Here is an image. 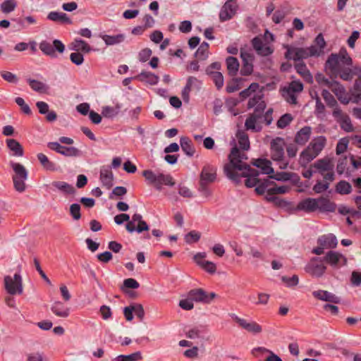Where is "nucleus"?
I'll return each mask as SVG.
<instances>
[{
  "mask_svg": "<svg viewBox=\"0 0 361 361\" xmlns=\"http://www.w3.org/2000/svg\"><path fill=\"white\" fill-rule=\"evenodd\" d=\"M247 157L235 145L229 154V162L225 164L224 171L226 176L235 183H239L245 178V185L247 188L256 187L255 191L259 195L266 193V200L271 202V161L262 158L252 159V164L256 166L264 178H259V173L243 162Z\"/></svg>",
  "mask_w": 361,
  "mask_h": 361,
  "instance_id": "nucleus-1",
  "label": "nucleus"
},
{
  "mask_svg": "<svg viewBox=\"0 0 361 361\" xmlns=\"http://www.w3.org/2000/svg\"><path fill=\"white\" fill-rule=\"evenodd\" d=\"M353 61L346 49H342L338 54H331L326 61L325 68L330 73L342 80L349 81L353 79Z\"/></svg>",
  "mask_w": 361,
  "mask_h": 361,
  "instance_id": "nucleus-2",
  "label": "nucleus"
},
{
  "mask_svg": "<svg viewBox=\"0 0 361 361\" xmlns=\"http://www.w3.org/2000/svg\"><path fill=\"white\" fill-rule=\"evenodd\" d=\"M297 208L306 212H314L317 209L322 212H334L336 206L327 198H306L298 203Z\"/></svg>",
  "mask_w": 361,
  "mask_h": 361,
  "instance_id": "nucleus-3",
  "label": "nucleus"
},
{
  "mask_svg": "<svg viewBox=\"0 0 361 361\" xmlns=\"http://www.w3.org/2000/svg\"><path fill=\"white\" fill-rule=\"evenodd\" d=\"M283 47L286 49L285 57L288 60L300 61L310 57L318 56V52L314 47H302L288 44Z\"/></svg>",
  "mask_w": 361,
  "mask_h": 361,
  "instance_id": "nucleus-4",
  "label": "nucleus"
},
{
  "mask_svg": "<svg viewBox=\"0 0 361 361\" xmlns=\"http://www.w3.org/2000/svg\"><path fill=\"white\" fill-rule=\"evenodd\" d=\"M247 106L249 109L255 106V110L254 114L246 119L245 126L247 130L257 131L259 128L256 126L257 120L260 117L266 106L264 102L261 101L260 94H255L253 98H250Z\"/></svg>",
  "mask_w": 361,
  "mask_h": 361,
  "instance_id": "nucleus-5",
  "label": "nucleus"
},
{
  "mask_svg": "<svg viewBox=\"0 0 361 361\" xmlns=\"http://www.w3.org/2000/svg\"><path fill=\"white\" fill-rule=\"evenodd\" d=\"M142 176L149 184L154 185L158 190L161 188L162 185L170 186L175 185L172 176L169 174L155 173L151 170H145L142 172Z\"/></svg>",
  "mask_w": 361,
  "mask_h": 361,
  "instance_id": "nucleus-6",
  "label": "nucleus"
},
{
  "mask_svg": "<svg viewBox=\"0 0 361 361\" xmlns=\"http://www.w3.org/2000/svg\"><path fill=\"white\" fill-rule=\"evenodd\" d=\"M271 34L268 30L264 35H259L252 40V45L258 55L268 56L271 54Z\"/></svg>",
  "mask_w": 361,
  "mask_h": 361,
  "instance_id": "nucleus-7",
  "label": "nucleus"
},
{
  "mask_svg": "<svg viewBox=\"0 0 361 361\" xmlns=\"http://www.w3.org/2000/svg\"><path fill=\"white\" fill-rule=\"evenodd\" d=\"M272 159L277 161L279 167L284 169L287 167L288 162L283 160L285 141L281 137L272 140Z\"/></svg>",
  "mask_w": 361,
  "mask_h": 361,
  "instance_id": "nucleus-8",
  "label": "nucleus"
},
{
  "mask_svg": "<svg viewBox=\"0 0 361 361\" xmlns=\"http://www.w3.org/2000/svg\"><path fill=\"white\" fill-rule=\"evenodd\" d=\"M324 261L319 257L312 258L305 267V271L314 277H321L326 270Z\"/></svg>",
  "mask_w": 361,
  "mask_h": 361,
  "instance_id": "nucleus-9",
  "label": "nucleus"
},
{
  "mask_svg": "<svg viewBox=\"0 0 361 361\" xmlns=\"http://www.w3.org/2000/svg\"><path fill=\"white\" fill-rule=\"evenodd\" d=\"M216 168L207 165L202 169L200 175V190L205 195L208 194L207 185L214 181L216 178Z\"/></svg>",
  "mask_w": 361,
  "mask_h": 361,
  "instance_id": "nucleus-10",
  "label": "nucleus"
},
{
  "mask_svg": "<svg viewBox=\"0 0 361 361\" xmlns=\"http://www.w3.org/2000/svg\"><path fill=\"white\" fill-rule=\"evenodd\" d=\"M4 286L11 295L20 294L23 292L22 279L19 274H15L13 278L10 276H5Z\"/></svg>",
  "mask_w": 361,
  "mask_h": 361,
  "instance_id": "nucleus-11",
  "label": "nucleus"
},
{
  "mask_svg": "<svg viewBox=\"0 0 361 361\" xmlns=\"http://www.w3.org/2000/svg\"><path fill=\"white\" fill-rule=\"evenodd\" d=\"M240 57L243 65L240 69V73L243 75H249L253 71V61L255 56L250 49H242L240 50Z\"/></svg>",
  "mask_w": 361,
  "mask_h": 361,
  "instance_id": "nucleus-12",
  "label": "nucleus"
},
{
  "mask_svg": "<svg viewBox=\"0 0 361 361\" xmlns=\"http://www.w3.org/2000/svg\"><path fill=\"white\" fill-rule=\"evenodd\" d=\"M40 50L46 55L50 56H55V50L59 53H63L65 49L64 44L59 39H55L53 44L47 41H42L39 44Z\"/></svg>",
  "mask_w": 361,
  "mask_h": 361,
  "instance_id": "nucleus-13",
  "label": "nucleus"
},
{
  "mask_svg": "<svg viewBox=\"0 0 361 361\" xmlns=\"http://www.w3.org/2000/svg\"><path fill=\"white\" fill-rule=\"evenodd\" d=\"M324 261L334 268L338 269L346 265L347 258L341 253L329 251L324 257Z\"/></svg>",
  "mask_w": 361,
  "mask_h": 361,
  "instance_id": "nucleus-14",
  "label": "nucleus"
},
{
  "mask_svg": "<svg viewBox=\"0 0 361 361\" xmlns=\"http://www.w3.org/2000/svg\"><path fill=\"white\" fill-rule=\"evenodd\" d=\"M214 293H207L202 288H195L188 293V298L192 301L209 303L214 298Z\"/></svg>",
  "mask_w": 361,
  "mask_h": 361,
  "instance_id": "nucleus-15",
  "label": "nucleus"
},
{
  "mask_svg": "<svg viewBox=\"0 0 361 361\" xmlns=\"http://www.w3.org/2000/svg\"><path fill=\"white\" fill-rule=\"evenodd\" d=\"M48 147L66 157H78L80 155L78 149L74 147H64L56 142H51L47 145Z\"/></svg>",
  "mask_w": 361,
  "mask_h": 361,
  "instance_id": "nucleus-16",
  "label": "nucleus"
},
{
  "mask_svg": "<svg viewBox=\"0 0 361 361\" xmlns=\"http://www.w3.org/2000/svg\"><path fill=\"white\" fill-rule=\"evenodd\" d=\"M234 0H227L222 6L219 13V19L221 22L231 19L236 12V4Z\"/></svg>",
  "mask_w": 361,
  "mask_h": 361,
  "instance_id": "nucleus-17",
  "label": "nucleus"
},
{
  "mask_svg": "<svg viewBox=\"0 0 361 361\" xmlns=\"http://www.w3.org/2000/svg\"><path fill=\"white\" fill-rule=\"evenodd\" d=\"M319 174H324L325 172L332 171L334 167L333 159L325 157L317 160L312 165Z\"/></svg>",
  "mask_w": 361,
  "mask_h": 361,
  "instance_id": "nucleus-18",
  "label": "nucleus"
},
{
  "mask_svg": "<svg viewBox=\"0 0 361 361\" xmlns=\"http://www.w3.org/2000/svg\"><path fill=\"white\" fill-rule=\"evenodd\" d=\"M329 89L335 94L338 99L343 104H348L349 102V97L346 93L344 87L337 81H333L330 84Z\"/></svg>",
  "mask_w": 361,
  "mask_h": 361,
  "instance_id": "nucleus-19",
  "label": "nucleus"
},
{
  "mask_svg": "<svg viewBox=\"0 0 361 361\" xmlns=\"http://www.w3.org/2000/svg\"><path fill=\"white\" fill-rule=\"evenodd\" d=\"M317 243L319 245H322L326 250H328L335 248L338 245V240L334 234L329 233L319 237Z\"/></svg>",
  "mask_w": 361,
  "mask_h": 361,
  "instance_id": "nucleus-20",
  "label": "nucleus"
},
{
  "mask_svg": "<svg viewBox=\"0 0 361 361\" xmlns=\"http://www.w3.org/2000/svg\"><path fill=\"white\" fill-rule=\"evenodd\" d=\"M233 319L239 324L240 327L253 334L261 331V327L256 322H248L246 319L239 318L237 316L233 317Z\"/></svg>",
  "mask_w": 361,
  "mask_h": 361,
  "instance_id": "nucleus-21",
  "label": "nucleus"
},
{
  "mask_svg": "<svg viewBox=\"0 0 361 361\" xmlns=\"http://www.w3.org/2000/svg\"><path fill=\"white\" fill-rule=\"evenodd\" d=\"M312 295L322 301L330 302L336 304L340 302V298L338 296L327 290H315L312 292Z\"/></svg>",
  "mask_w": 361,
  "mask_h": 361,
  "instance_id": "nucleus-22",
  "label": "nucleus"
},
{
  "mask_svg": "<svg viewBox=\"0 0 361 361\" xmlns=\"http://www.w3.org/2000/svg\"><path fill=\"white\" fill-rule=\"evenodd\" d=\"M114 175L109 166H104L100 169V180L104 186L110 188L113 185Z\"/></svg>",
  "mask_w": 361,
  "mask_h": 361,
  "instance_id": "nucleus-23",
  "label": "nucleus"
},
{
  "mask_svg": "<svg viewBox=\"0 0 361 361\" xmlns=\"http://www.w3.org/2000/svg\"><path fill=\"white\" fill-rule=\"evenodd\" d=\"M51 310L59 317L66 318L70 314V308L61 301H55L51 307Z\"/></svg>",
  "mask_w": 361,
  "mask_h": 361,
  "instance_id": "nucleus-24",
  "label": "nucleus"
},
{
  "mask_svg": "<svg viewBox=\"0 0 361 361\" xmlns=\"http://www.w3.org/2000/svg\"><path fill=\"white\" fill-rule=\"evenodd\" d=\"M326 143V139L324 136H318L314 137L307 146L317 155H319L323 150Z\"/></svg>",
  "mask_w": 361,
  "mask_h": 361,
  "instance_id": "nucleus-25",
  "label": "nucleus"
},
{
  "mask_svg": "<svg viewBox=\"0 0 361 361\" xmlns=\"http://www.w3.org/2000/svg\"><path fill=\"white\" fill-rule=\"evenodd\" d=\"M296 72L308 83L313 82V77L308 70L306 64L301 61L295 64Z\"/></svg>",
  "mask_w": 361,
  "mask_h": 361,
  "instance_id": "nucleus-26",
  "label": "nucleus"
},
{
  "mask_svg": "<svg viewBox=\"0 0 361 361\" xmlns=\"http://www.w3.org/2000/svg\"><path fill=\"white\" fill-rule=\"evenodd\" d=\"M51 186L66 195H74L75 193V188L64 181H54L51 183Z\"/></svg>",
  "mask_w": 361,
  "mask_h": 361,
  "instance_id": "nucleus-27",
  "label": "nucleus"
},
{
  "mask_svg": "<svg viewBox=\"0 0 361 361\" xmlns=\"http://www.w3.org/2000/svg\"><path fill=\"white\" fill-rule=\"evenodd\" d=\"M312 128L310 126L302 128L295 135V142L299 145H305L310 139Z\"/></svg>",
  "mask_w": 361,
  "mask_h": 361,
  "instance_id": "nucleus-28",
  "label": "nucleus"
},
{
  "mask_svg": "<svg viewBox=\"0 0 361 361\" xmlns=\"http://www.w3.org/2000/svg\"><path fill=\"white\" fill-rule=\"evenodd\" d=\"M288 190V188L286 186H276L272 182V205H276V206H283L285 204V202L279 199L278 197H275L274 195L276 194H283L286 193Z\"/></svg>",
  "mask_w": 361,
  "mask_h": 361,
  "instance_id": "nucleus-29",
  "label": "nucleus"
},
{
  "mask_svg": "<svg viewBox=\"0 0 361 361\" xmlns=\"http://www.w3.org/2000/svg\"><path fill=\"white\" fill-rule=\"evenodd\" d=\"M350 164V157H343L338 159L337 166H336V171L339 175H342L345 173L346 176H350V173L348 171L349 166Z\"/></svg>",
  "mask_w": 361,
  "mask_h": 361,
  "instance_id": "nucleus-30",
  "label": "nucleus"
},
{
  "mask_svg": "<svg viewBox=\"0 0 361 361\" xmlns=\"http://www.w3.org/2000/svg\"><path fill=\"white\" fill-rule=\"evenodd\" d=\"M318 155H317L310 148L307 147L301 152L300 155L299 164L300 166L305 167L310 161H312Z\"/></svg>",
  "mask_w": 361,
  "mask_h": 361,
  "instance_id": "nucleus-31",
  "label": "nucleus"
},
{
  "mask_svg": "<svg viewBox=\"0 0 361 361\" xmlns=\"http://www.w3.org/2000/svg\"><path fill=\"white\" fill-rule=\"evenodd\" d=\"M11 166L15 173L12 178L27 179L28 172L23 165L19 163L11 162Z\"/></svg>",
  "mask_w": 361,
  "mask_h": 361,
  "instance_id": "nucleus-32",
  "label": "nucleus"
},
{
  "mask_svg": "<svg viewBox=\"0 0 361 361\" xmlns=\"http://www.w3.org/2000/svg\"><path fill=\"white\" fill-rule=\"evenodd\" d=\"M259 84L257 83H252L248 88L243 90L242 92H240V97L242 98V99H245L247 97H249L250 96L252 95V97L251 98H253L255 94H260L261 95V101H263L262 100V91L261 90H259Z\"/></svg>",
  "mask_w": 361,
  "mask_h": 361,
  "instance_id": "nucleus-33",
  "label": "nucleus"
},
{
  "mask_svg": "<svg viewBox=\"0 0 361 361\" xmlns=\"http://www.w3.org/2000/svg\"><path fill=\"white\" fill-rule=\"evenodd\" d=\"M27 82L32 90L39 93H46L49 88L47 85L37 80L27 78Z\"/></svg>",
  "mask_w": 361,
  "mask_h": 361,
  "instance_id": "nucleus-34",
  "label": "nucleus"
},
{
  "mask_svg": "<svg viewBox=\"0 0 361 361\" xmlns=\"http://www.w3.org/2000/svg\"><path fill=\"white\" fill-rule=\"evenodd\" d=\"M47 18L54 22H61L67 24L72 23L71 20L68 17L67 14L65 13L51 11L48 14Z\"/></svg>",
  "mask_w": 361,
  "mask_h": 361,
  "instance_id": "nucleus-35",
  "label": "nucleus"
},
{
  "mask_svg": "<svg viewBox=\"0 0 361 361\" xmlns=\"http://www.w3.org/2000/svg\"><path fill=\"white\" fill-rule=\"evenodd\" d=\"M6 142L8 148L13 152V155L18 157L23 155V147L19 142L14 139H7Z\"/></svg>",
  "mask_w": 361,
  "mask_h": 361,
  "instance_id": "nucleus-36",
  "label": "nucleus"
},
{
  "mask_svg": "<svg viewBox=\"0 0 361 361\" xmlns=\"http://www.w3.org/2000/svg\"><path fill=\"white\" fill-rule=\"evenodd\" d=\"M136 78L142 82H148L150 85H156L159 82V77L157 75L147 71L142 72L136 76Z\"/></svg>",
  "mask_w": 361,
  "mask_h": 361,
  "instance_id": "nucleus-37",
  "label": "nucleus"
},
{
  "mask_svg": "<svg viewBox=\"0 0 361 361\" xmlns=\"http://www.w3.org/2000/svg\"><path fill=\"white\" fill-rule=\"evenodd\" d=\"M101 37L107 46L120 44L125 39V35L123 34L116 35H104Z\"/></svg>",
  "mask_w": 361,
  "mask_h": 361,
  "instance_id": "nucleus-38",
  "label": "nucleus"
},
{
  "mask_svg": "<svg viewBox=\"0 0 361 361\" xmlns=\"http://www.w3.org/2000/svg\"><path fill=\"white\" fill-rule=\"evenodd\" d=\"M239 147L243 150H247L250 148V141L247 133L242 130H238L236 133Z\"/></svg>",
  "mask_w": 361,
  "mask_h": 361,
  "instance_id": "nucleus-39",
  "label": "nucleus"
},
{
  "mask_svg": "<svg viewBox=\"0 0 361 361\" xmlns=\"http://www.w3.org/2000/svg\"><path fill=\"white\" fill-rule=\"evenodd\" d=\"M37 157L44 169L51 171L56 170V164L51 161L47 155L43 153H39L37 154Z\"/></svg>",
  "mask_w": 361,
  "mask_h": 361,
  "instance_id": "nucleus-40",
  "label": "nucleus"
},
{
  "mask_svg": "<svg viewBox=\"0 0 361 361\" xmlns=\"http://www.w3.org/2000/svg\"><path fill=\"white\" fill-rule=\"evenodd\" d=\"M142 359V353L140 351L135 352L130 355H120L112 359V361H140Z\"/></svg>",
  "mask_w": 361,
  "mask_h": 361,
  "instance_id": "nucleus-41",
  "label": "nucleus"
},
{
  "mask_svg": "<svg viewBox=\"0 0 361 361\" xmlns=\"http://www.w3.org/2000/svg\"><path fill=\"white\" fill-rule=\"evenodd\" d=\"M180 147L182 150L189 157L193 156L195 153V149L192 146L191 140L188 137H181L180 140Z\"/></svg>",
  "mask_w": 361,
  "mask_h": 361,
  "instance_id": "nucleus-42",
  "label": "nucleus"
},
{
  "mask_svg": "<svg viewBox=\"0 0 361 361\" xmlns=\"http://www.w3.org/2000/svg\"><path fill=\"white\" fill-rule=\"evenodd\" d=\"M226 66L228 74L231 76L236 75L239 69V63L236 58L229 56L226 59Z\"/></svg>",
  "mask_w": 361,
  "mask_h": 361,
  "instance_id": "nucleus-43",
  "label": "nucleus"
},
{
  "mask_svg": "<svg viewBox=\"0 0 361 361\" xmlns=\"http://www.w3.org/2000/svg\"><path fill=\"white\" fill-rule=\"evenodd\" d=\"M209 44L203 42L195 52V57L200 61H204L209 56Z\"/></svg>",
  "mask_w": 361,
  "mask_h": 361,
  "instance_id": "nucleus-44",
  "label": "nucleus"
},
{
  "mask_svg": "<svg viewBox=\"0 0 361 361\" xmlns=\"http://www.w3.org/2000/svg\"><path fill=\"white\" fill-rule=\"evenodd\" d=\"M336 192L341 195H348L352 192V186L348 182L341 180L336 185Z\"/></svg>",
  "mask_w": 361,
  "mask_h": 361,
  "instance_id": "nucleus-45",
  "label": "nucleus"
},
{
  "mask_svg": "<svg viewBox=\"0 0 361 361\" xmlns=\"http://www.w3.org/2000/svg\"><path fill=\"white\" fill-rule=\"evenodd\" d=\"M72 45L73 49L75 50L76 52L81 51L84 53H88L91 50L90 45L82 39H75Z\"/></svg>",
  "mask_w": 361,
  "mask_h": 361,
  "instance_id": "nucleus-46",
  "label": "nucleus"
},
{
  "mask_svg": "<svg viewBox=\"0 0 361 361\" xmlns=\"http://www.w3.org/2000/svg\"><path fill=\"white\" fill-rule=\"evenodd\" d=\"M294 119V117L290 114H285L282 115L276 122V126L279 129L286 128Z\"/></svg>",
  "mask_w": 361,
  "mask_h": 361,
  "instance_id": "nucleus-47",
  "label": "nucleus"
},
{
  "mask_svg": "<svg viewBox=\"0 0 361 361\" xmlns=\"http://www.w3.org/2000/svg\"><path fill=\"white\" fill-rule=\"evenodd\" d=\"M197 78H195V77H192V76H190L188 79H187V83H186V85L185 86L183 92H182V97H183V99L185 102H188L189 101V94H190V92L192 89V85L194 84V82H195L197 81Z\"/></svg>",
  "mask_w": 361,
  "mask_h": 361,
  "instance_id": "nucleus-48",
  "label": "nucleus"
},
{
  "mask_svg": "<svg viewBox=\"0 0 361 361\" xmlns=\"http://www.w3.org/2000/svg\"><path fill=\"white\" fill-rule=\"evenodd\" d=\"M315 44H312L310 47H314L317 52H318V56H319L321 54L324 52V49L326 47V42L324 40V38L322 35V34H319L315 39H314Z\"/></svg>",
  "mask_w": 361,
  "mask_h": 361,
  "instance_id": "nucleus-49",
  "label": "nucleus"
},
{
  "mask_svg": "<svg viewBox=\"0 0 361 361\" xmlns=\"http://www.w3.org/2000/svg\"><path fill=\"white\" fill-rule=\"evenodd\" d=\"M282 96L289 104H295L297 103V94L290 91L287 87L282 90Z\"/></svg>",
  "mask_w": 361,
  "mask_h": 361,
  "instance_id": "nucleus-50",
  "label": "nucleus"
},
{
  "mask_svg": "<svg viewBox=\"0 0 361 361\" xmlns=\"http://www.w3.org/2000/svg\"><path fill=\"white\" fill-rule=\"evenodd\" d=\"M352 96L355 102H358L361 100V76L355 80Z\"/></svg>",
  "mask_w": 361,
  "mask_h": 361,
  "instance_id": "nucleus-51",
  "label": "nucleus"
},
{
  "mask_svg": "<svg viewBox=\"0 0 361 361\" xmlns=\"http://www.w3.org/2000/svg\"><path fill=\"white\" fill-rule=\"evenodd\" d=\"M322 95L326 102V104L330 107H334L337 105V102L334 96L327 90H323Z\"/></svg>",
  "mask_w": 361,
  "mask_h": 361,
  "instance_id": "nucleus-52",
  "label": "nucleus"
},
{
  "mask_svg": "<svg viewBox=\"0 0 361 361\" xmlns=\"http://www.w3.org/2000/svg\"><path fill=\"white\" fill-rule=\"evenodd\" d=\"M282 282L288 288L296 286L299 283V278L297 275H293L292 277L281 276Z\"/></svg>",
  "mask_w": 361,
  "mask_h": 361,
  "instance_id": "nucleus-53",
  "label": "nucleus"
},
{
  "mask_svg": "<svg viewBox=\"0 0 361 361\" xmlns=\"http://www.w3.org/2000/svg\"><path fill=\"white\" fill-rule=\"evenodd\" d=\"M293 175V173H288V172L274 173V171L272 169V179H275L276 180H281V181L288 180L291 178Z\"/></svg>",
  "mask_w": 361,
  "mask_h": 361,
  "instance_id": "nucleus-54",
  "label": "nucleus"
},
{
  "mask_svg": "<svg viewBox=\"0 0 361 361\" xmlns=\"http://www.w3.org/2000/svg\"><path fill=\"white\" fill-rule=\"evenodd\" d=\"M198 264L210 274H214L216 271V264L212 262L207 260H198Z\"/></svg>",
  "mask_w": 361,
  "mask_h": 361,
  "instance_id": "nucleus-55",
  "label": "nucleus"
},
{
  "mask_svg": "<svg viewBox=\"0 0 361 361\" xmlns=\"http://www.w3.org/2000/svg\"><path fill=\"white\" fill-rule=\"evenodd\" d=\"M16 7V3L14 0H6L1 5L2 12L8 13L13 11Z\"/></svg>",
  "mask_w": 361,
  "mask_h": 361,
  "instance_id": "nucleus-56",
  "label": "nucleus"
},
{
  "mask_svg": "<svg viewBox=\"0 0 361 361\" xmlns=\"http://www.w3.org/2000/svg\"><path fill=\"white\" fill-rule=\"evenodd\" d=\"M209 76L212 78L218 90L221 89L224 86V76L221 73L218 71Z\"/></svg>",
  "mask_w": 361,
  "mask_h": 361,
  "instance_id": "nucleus-57",
  "label": "nucleus"
},
{
  "mask_svg": "<svg viewBox=\"0 0 361 361\" xmlns=\"http://www.w3.org/2000/svg\"><path fill=\"white\" fill-rule=\"evenodd\" d=\"M329 188V183H324L322 180H317L316 184L313 186V190L316 193H322L327 190Z\"/></svg>",
  "mask_w": 361,
  "mask_h": 361,
  "instance_id": "nucleus-58",
  "label": "nucleus"
},
{
  "mask_svg": "<svg viewBox=\"0 0 361 361\" xmlns=\"http://www.w3.org/2000/svg\"><path fill=\"white\" fill-rule=\"evenodd\" d=\"M200 238V233L196 231H191L185 237V242L190 244L197 242Z\"/></svg>",
  "mask_w": 361,
  "mask_h": 361,
  "instance_id": "nucleus-59",
  "label": "nucleus"
},
{
  "mask_svg": "<svg viewBox=\"0 0 361 361\" xmlns=\"http://www.w3.org/2000/svg\"><path fill=\"white\" fill-rule=\"evenodd\" d=\"M340 123L341 127L346 132H351L353 130V125L351 123L350 119L349 116L347 115L343 119L338 121Z\"/></svg>",
  "mask_w": 361,
  "mask_h": 361,
  "instance_id": "nucleus-60",
  "label": "nucleus"
},
{
  "mask_svg": "<svg viewBox=\"0 0 361 361\" xmlns=\"http://www.w3.org/2000/svg\"><path fill=\"white\" fill-rule=\"evenodd\" d=\"M287 87L290 89V91L298 94L302 91L303 85L300 80H293L288 85Z\"/></svg>",
  "mask_w": 361,
  "mask_h": 361,
  "instance_id": "nucleus-61",
  "label": "nucleus"
},
{
  "mask_svg": "<svg viewBox=\"0 0 361 361\" xmlns=\"http://www.w3.org/2000/svg\"><path fill=\"white\" fill-rule=\"evenodd\" d=\"M348 140L347 138L341 139L336 145V152L337 154H341L343 153L348 147Z\"/></svg>",
  "mask_w": 361,
  "mask_h": 361,
  "instance_id": "nucleus-62",
  "label": "nucleus"
},
{
  "mask_svg": "<svg viewBox=\"0 0 361 361\" xmlns=\"http://www.w3.org/2000/svg\"><path fill=\"white\" fill-rule=\"evenodd\" d=\"M70 214L75 220H78L81 217L80 205L79 204H73L70 207Z\"/></svg>",
  "mask_w": 361,
  "mask_h": 361,
  "instance_id": "nucleus-63",
  "label": "nucleus"
},
{
  "mask_svg": "<svg viewBox=\"0 0 361 361\" xmlns=\"http://www.w3.org/2000/svg\"><path fill=\"white\" fill-rule=\"evenodd\" d=\"M102 114L106 118H112L117 115V110L113 106H105L102 107Z\"/></svg>",
  "mask_w": 361,
  "mask_h": 361,
  "instance_id": "nucleus-64",
  "label": "nucleus"
}]
</instances>
